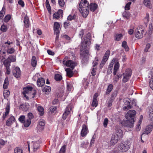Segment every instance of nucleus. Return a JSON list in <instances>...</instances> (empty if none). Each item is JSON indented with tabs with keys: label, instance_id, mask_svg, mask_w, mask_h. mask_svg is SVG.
<instances>
[{
	"label": "nucleus",
	"instance_id": "1",
	"mask_svg": "<svg viewBox=\"0 0 153 153\" xmlns=\"http://www.w3.org/2000/svg\"><path fill=\"white\" fill-rule=\"evenodd\" d=\"M89 3L86 0H82L79 5V10L84 17L87 16L89 11Z\"/></svg>",
	"mask_w": 153,
	"mask_h": 153
},
{
	"label": "nucleus",
	"instance_id": "2",
	"mask_svg": "<svg viewBox=\"0 0 153 153\" xmlns=\"http://www.w3.org/2000/svg\"><path fill=\"white\" fill-rule=\"evenodd\" d=\"M91 34L89 33H88L83 38H82L81 49L83 50H85L87 45H89L91 44Z\"/></svg>",
	"mask_w": 153,
	"mask_h": 153
},
{
	"label": "nucleus",
	"instance_id": "3",
	"mask_svg": "<svg viewBox=\"0 0 153 153\" xmlns=\"http://www.w3.org/2000/svg\"><path fill=\"white\" fill-rule=\"evenodd\" d=\"M63 63L64 65L68 67H69L72 70L76 65V63L71 60L68 59V56L65 57L63 59Z\"/></svg>",
	"mask_w": 153,
	"mask_h": 153
},
{
	"label": "nucleus",
	"instance_id": "4",
	"mask_svg": "<svg viewBox=\"0 0 153 153\" xmlns=\"http://www.w3.org/2000/svg\"><path fill=\"white\" fill-rule=\"evenodd\" d=\"M131 74L132 71L130 69L128 68L126 69L124 73L123 74V82L125 83L128 81L131 75Z\"/></svg>",
	"mask_w": 153,
	"mask_h": 153
},
{
	"label": "nucleus",
	"instance_id": "5",
	"mask_svg": "<svg viewBox=\"0 0 153 153\" xmlns=\"http://www.w3.org/2000/svg\"><path fill=\"white\" fill-rule=\"evenodd\" d=\"M143 29L141 26L138 27L135 29L134 32L135 37L137 39H141L143 38Z\"/></svg>",
	"mask_w": 153,
	"mask_h": 153
},
{
	"label": "nucleus",
	"instance_id": "6",
	"mask_svg": "<svg viewBox=\"0 0 153 153\" xmlns=\"http://www.w3.org/2000/svg\"><path fill=\"white\" fill-rule=\"evenodd\" d=\"M110 54V51L109 50H107L105 52L103 57L102 61L100 64V68H102L105 63L108 60Z\"/></svg>",
	"mask_w": 153,
	"mask_h": 153
},
{
	"label": "nucleus",
	"instance_id": "7",
	"mask_svg": "<svg viewBox=\"0 0 153 153\" xmlns=\"http://www.w3.org/2000/svg\"><path fill=\"white\" fill-rule=\"evenodd\" d=\"M121 138L119 137L117 134H113L111 137L109 145L111 146H114Z\"/></svg>",
	"mask_w": 153,
	"mask_h": 153
},
{
	"label": "nucleus",
	"instance_id": "8",
	"mask_svg": "<svg viewBox=\"0 0 153 153\" xmlns=\"http://www.w3.org/2000/svg\"><path fill=\"white\" fill-rule=\"evenodd\" d=\"M73 108V105L71 104H69L66 108L65 111L63 114L62 118L65 120L67 116L71 113Z\"/></svg>",
	"mask_w": 153,
	"mask_h": 153
},
{
	"label": "nucleus",
	"instance_id": "9",
	"mask_svg": "<svg viewBox=\"0 0 153 153\" xmlns=\"http://www.w3.org/2000/svg\"><path fill=\"white\" fill-rule=\"evenodd\" d=\"M32 89L33 88L31 86H27L23 88V93L24 97L27 99H29V97L26 94L31 95Z\"/></svg>",
	"mask_w": 153,
	"mask_h": 153
},
{
	"label": "nucleus",
	"instance_id": "10",
	"mask_svg": "<svg viewBox=\"0 0 153 153\" xmlns=\"http://www.w3.org/2000/svg\"><path fill=\"white\" fill-rule=\"evenodd\" d=\"M45 124V122L43 119H41L39 120L37 127V130L38 132H40L44 129V126Z\"/></svg>",
	"mask_w": 153,
	"mask_h": 153
},
{
	"label": "nucleus",
	"instance_id": "11",
	"mask_svg": "<svg viewBox=\"0 0 153 153\" xmlns=\"http://www.w3.org/2000/svg\"><path fill=\"white\" fill-rule=\"evenodd\" d=\"M130 144L131 143H129L124 144L121 143L120 144V147H119V149L118 150L122 152H126L130 148Z\"/></svg>",
	"mask_w": 153,
	"mask_h": 153
},
{
	"label": "nucleus",
	"instance_id": "12",
	"mask_svg": "<svg viewBox=\"0 0 153 153\" xmlns=\"http://www.w3.org/2000/svg\"><path fill=\"white\" fill-rule=\"evenodd\" d=\"M123 102L125 104L127 105L123 107V109L124 110L126 111L132 108V106L130 104V102L128 98H126L124 99Z\"/></svg>",
	"mask_w": 153,
	"mask_h": 153
},
{
	"label": "nucleus",
	"instance_id": "13",
	"mask_svg": "<svg viewBox=\"0 0 153 153\" xmlns=\"http://www.w3.org/2000/svg\"><path fill=\"white\" fill-rule=\"evenodd\" d=\"M136 114V111L134 110H131L127 112L126 116V120H128L133 117L135 116Z\"/></svg>",
	"mask_w": 153,
	"mask_h": 153
},
{
	"label": "nucleus",
	"instance_id": "14",
	"mask_svg": "<svg viewBox=\"0 0 153 153\" xmlns=\"http://www.w3.org/2000/svg\"><path fill=\"white\" fill-rule=\"evenodd\" d=\"M82 129L81 132V135L82 137L85 136L88 132L87 126L85 124H83L82 126Z\"/></svg>",
	"mask_w": 153,
	"mask_h": 153
},
{
	"label": "nucleus",
	"instance_id": "15",
	"mask_svg": "<svg viewBox=\"0 0 153 153\" xmlns=\"http://www.w3.org/2000/svg\"><path fill=\"white\" fill-rule=\"evenodd\" d=\"M13 75L16 77V78L19 77L21 74L20 68L18 67L14 68V70L13 71Z\"/></svg>",
	"mask_w": 153,
	"mask_h": 153
},
{
	"label": "nucleus",
	"instance_id": "16",
	"mask_svg": "<svg viewBox=\"0 0 153 153\" xmlns=\"http://www.w3.org/2000/svg\"><path fill=\"white\" fill-rule=\"evenodd\" d=\"M31 148L33 149V151L35 152L39 148V144L37 142H32L30 144Z\"/></svg>",
	"mask_w": 153,
	"mask_h": 153
},
{
	"label": "nucleus",
	"instance_id": "17",
	"mask_svg": "<svg viewBox=\"0 0 153 153\" xmlns=\"http://www.w3.org/2000/svg\"><path fill=\"white\" fill-rule=\"evenodd\" d=\"M153 128V121L148 125L145 129L143 134H148L152 131Z\"/></svg>",
	"mask_w": 153,
	"mask_h": 153
},
{
	"label": "nucleus",
	"instance_id": "18",
	"mask_svg": "<svg viewBox=\"0 0 153 153\" xmlns=\"http://www.w3.org/2000/svg\"><path fill=\"white\" fill-rule=\"evenodd\" d=\"M16 119L14 116H11L8 118L6 122V125L7 126H10L13 123L15 122Z\"/></svg>",
	"mask_w": 153,
	"mask_h": 153
},
{
	"label": "nucleus",
	"instance_id": "19",
	"mask_svg": "<svg viewBox=\"0 0 153 153\" xmlns=\"http://www.w3.org/2000/svg\"><path fill=\"white\" fill-rule=\"evenodd\" d=\"M45 83V79L42 77L39 78L37 79V86L39 87H41Z\"/></svg>",
	"mask_w": 153,
	"mask_h": 153
},
{
	"label": "nucleus",
	"instance_id": "20",
	"mask_svg": "<svg viewBox=\"0 0 153 153\" xmlns=\"http://www.w3.org/2000/svg\"><path fill=\"white\" fill-rule=\"evenodd\" d=\"M60 25L57 22H55L54 24L53 30L55 34H58L59 33Z\"/></svg>",
	"mask_w": 153,
	"mask_h": 153
},
{
	"label": "nucleus",
	"instance_id": "21",
	"mask_svg": "<svg viewBox=\"0 0 153 153\" xmlns=\"http://www.w3.org/2000/svg\"><path fill=\"white\" fill-rule=\"evenodd\" d=\"M134 122V118H131L126 120V126L128 127H132L133 126Z\"/></svg>",
	"mask_w": 153,
	"mask_h": 153
},
{
	"label": "nucleus",
	"instance_id": "22",
	"mask_svg": "<svg viewBox=\"0 0 153 153\" xmlns=\"http://www.w3.org/2000/svg\"><path fill=\"white\" fill-rule=\"evenodd\" d=\"M23 22L24 24V26L26 28H28L29 27L30 23L29 18L27 16L24 17Z\"/></svg>",
	"mask_w": 153,
	"mask_h": 153
},
{
	"label": "nucleus",
	"instance_id": "23",
	"mask_svg": "<svg viewBox=\"0 0 153 153\" xmlns=\"http://www.w3.org/2000/svg\"><path fill=\"white\" fill-rule=\"evenodd\" d=\"M10 109V105L9 103H7V104L6 107L5 108V112L4 114L3 115V118L4 119L8 115L9 113Z\"/></svg>",
	"mask_w": 153,
	"mask_h": 153
},
{
	"label": "nucleus",
	"instance_id": "24",
	"mask_svg": "<svg viewBox=\"0 0 153 153\" xmlns=\"http://www.w3.org/2000/svg\"><path fill=\"white\" fill-rule=\"evenodd\" d=\"M89 55V54L86 53L81 56V58L82 60V61L83 62H85L88 61V59Z\"/></svg>",
	"mask_w": 153,
	"mask_h": 153
},
{
	"label": "nucleus",
	"instance_id": "25",
	"mask_svg": "<svg viewBox=\"0 0 153 153\" xmlns=\"http://www.w3.org/2000/svg\"><path fill=\"white\" fill-rule=\"evenodd\" d=\"M89 6L91 11L92 12H94L97 7V4L95 3H91Z\"/></svg>",
	"mask_w": 153,
	"mask_h": 153
},
{
	"label": "nucleus",
	"instance_id": "26",
	"mask_svg": "<svg viewBox=\"0 0 153 153\" xmlns=\"http://www.w3.org/2000/svg\"><path fill=\"white\" fill-rule=\"evenodd\" d=\"M120 64L118 62H116L114 66L113 74L114 75H116L117 73L119 68Z\"/></svg>",
	"mask_w": 153,
	"mask_h": 153
},
{
	"label": "nucleus",
	"instance_id": "27",
	"mask_svg": "<svg viewBox=\"0 0 153 153\" xmlns=\"http://www.w3.org/2000/svg\"><path fill=\"white\" fill-rule=\"evenodd\" d=\"M31 65L33 67H35L37 64V61L36 57L33 56L31 60Z\"/></svg>",
	"mask_w": 153,
	"mask_h": 153
},
{
	"label": "nucleus",
	"instance_id": "28",
	"mask_svg": "<svg viewBox=\"0 0 153 153\" xmlns=\"http://www.w3.org/2000/svg\"><path fill=\"white\" fill-rule=\"evenodd\" d=\"M65 71L67 72V75L69 77H72L73 75V73L72 70L69 68H68L65 69Z\"/></svg>",
	"mask_w": 153,
	"mask_h": 153
},
{
	"label": "nucleus",
	"instance_id": "29",
	"mask_svg": "<svg viewBox=\"0 0 153 153\" xmlns=\"http://www.w3.org/2000/svg\"><path fill=\"white\" fill-rule=\"evenodd\" d=\"M115 134H117L119 137L122 138L123 136V132L122 130L119 129H117L116 131Z\"/></svg>",
	"mask_w": 153,
	"mask_h": 153
},
{
	"label": "nucleus",
	"instance_id": "30",
	"mask_svg": "<svg viewBox=\"0 0 153 153\" xmlns=\"http://www.w3.org/2000/svg\"><path fill=\"white\" fill-rule=\"evenodd\" d=\"M51 87L49 86H45L42 89V91L45 93H48L51 91Z\"/></svg>",
	"mask_w": 153,
	"mask_h": 153
},
{
	"label": "nucleus",
	"instance_id": "31",
	"mask_svg": "<svg viewBox=\"0 0 153 153\" xmlns=\"http://www.w3.org/2000/svg\"><path fill=\"white\" fill-rule=\"evenodd\" d=\"M114 62L112 61L110 63L107 71V73L108 74H110L112 72V71L113 67V64H114Z\"/></svg>",
	"mask_w": 153,
	"mask_h": 153
},
{
	"label": "nucleus",
	"instance_id": "32",
	"mask_svg": "<svg viewBox=\"0 0 153 153\" xmlns=\"http://www.w3.org/2000/svg\"><path fill=\"white\" fill-rule=\"evenodd\" d=\"M37 110L39 112V114L40 116H42L44 113V109L41 106H39L37 108Z\"/></svg>",
	"mask_w": 153,
	"mask_h": 153
},
{
	"label": "nucleus",
	"instance_id": "33",
	"mask_svg": "<svg viewBox=\"0 0 153 153\" xmlns=\"http://www.w3.org/2000/svg\"><path fill=\"white\" fill-rule=\"evenodd\" d=\"M5 54L6 52L5 51L0 53V62H2L5 59Z\"/></svg>",
	"mask_w": 153,
	"mask_h": 153
},
{
	"label": "nucleus",
	"instance_id": "34",
	"mask_svg": "<svg viewBox=\"0 0 153 153\" xmlns=\"http://www.w3.org/2000/svg\"><path fill=\"white\" fill-rule=\"evenodd\" d=\"M122 33L116 34L114 37V40L116 41H119L123 37Z\"/></svg>",
	"mask_w": 153,
	"mask_h": 153
},
{
	"label": "nucleus",
	"instance_id": "35",
	"mask_svg": "<svg viewBox=\"0 0 153 153\" xmlns=\"http://www.w3.org/2000/svg\"><path fill=\"white\" fill-rule=\"evenodd\" d=\"M9 61L11 63V62H14L16 61V57L13 55H10L7 58Z\"/></svg>",
	"mask_w": 153,
	"mask_h": 153
},
{
	"label": "nucleus",
	"instance_id": "36",
	"mask_svg": "<svg viewBox=\"0 0 153 153\" xmlns=\"http://www.w3.org/2000/svg\"><path fill=\"white\" fill-rule=\"evenodd\" d=\"M8 85L9 82L8 81V79L7 78H5V79L4 80V82L3 85V88L4 89H7L8 87Z\"/></svg>",
	"mask_w": 153,
	"mask_h": 153
},
{
	"label": "nucleus",
	"instance_id": "37",
	"mask_svg": "<svg viewBox=\"0 0 153 153\" xmlns=\"http://www.w3.org/2000/svg\"><path fill=\"white\" fill-rule=\"evenodd\" d=\"M113 87V85L112 84H109L108 87L106 90V94H109L112 90Z\"/></svg>",
	"mask_w": 153,
	"mask_h": 153
},
{
	"label": "nucleus",
	"instance_id": "38",
	"mask_svg": "<svg viewBox=\"0 0 153 153\" xmlns=\"http://www.w3.org/2000/svg\"><path fill=\"white\" fill-rule=\"evenodd\" d=\"M13 42H10L9 40H7V42H5L3 45V46L5 48H7L8 49L9 48L10 45L11 44H13Z\"/></svg>",
	"mask_w": 153,
	"mask_h": 153
},
{
	"label": "nucleus",
	"instance_id": "39",
	"mask_svg": "<svg viewBox=\"0 0 153 153\" xmlns=\"http://www.w3.org/2000/svg\"><path fill=\"white\" fill-rule=\"evenodd\" d=\"M122 46L124 48L126 51H128L129 50V48L127 45V42L126 41H123L122 43Z\"/></svg>",
	"mask_w": 153,
	"mask_h": 153
},
{
	"label": "nucleus",
	"instance_id": "40",
	"mask_svg": "<svg viewBox=\"0 0 153 153\" xmlns=\"http://www.w3.org/2000/svg\"><path fill=\"white\" fill-rule=\"evenodd\" d=\"M10 94V92L9 90H5L3 91V95L4 98L7 99Z\"/></svg>",
	"mask_w": 153,
	"mask_h": 153
},
{
	"label": "nucleus",
	"instance_id": "41",
	"mask_svg": "<svg viewBox=\"0 0 153 153\" xmlns=\"http://www.w3.org/2000/svg\"><path fill=\"white\" fill-rule=\"evenodd\" d=\"M14 153H23V152L22 149L17 147L14 149Z\"/></svg>",
	"mask_w": 153,
	"mask_h": 153
},
{
	"label": "nucleus",
	"instance_id": "42",
	"mask_svg": "<svg viewBox=\"0 0 153 153\" xmlns=\"http://www.w3.org/2000/svg\"><path fill=\"white\" fill-rule=\"evenodd\" d=\"M149 118L151 120L153 121V106L149 110Z\"/></svg>",
	"mask_w": 153,
	"mask_h": 153
},
{
	"label": "nucleus",
	"instance_id": "43",
	"mask_svg": "<svg viewBox=\"0 0 153 153\" xmlns=\"http://www.w3.org/2000/svg\"><path fill=\"white\" fill-rule=\"evenodd\" d=\"M31 123V121L27 119L26 120H25L23 123L24 126L26 127H28L30 125Z\"/></svg>",
	"mask_w": 153,
	"mask_h": 153
},
{
	"label": "nucleus",
	"instance_id": "44",
	"mask_svg": "<svg viewBox=\"0 0 153 153\" xmlns=\"http://www.w3.org/2000/svg\"><path fill=\"white\" fill-rule=\"evenodd\" d=\"M152 75L149 81V85L150 88L153 90V73L152 74Z\"/></svg>",
	"mask_w": 153,
	"mask_h": 153
},
{
	"label": "nucleus",
	"instance_id": "45",
	"mask_svg": "<svg viewBox=\"0 0 153 153\" xmlns=\"http://www.w3.org/2000/svg\"><path fill=\"white\" fill-rule=\"evenodd\" d=\"M10 63L11 62L7 59L4 60L3 62V64L6 67H10Z\"/></svg>",
	"mask_w": 153,
	"mask_h": 153
},
{
	"label": "nucleus",
	"instance_id": "46",
	"mask_svg": "<svg viewBox=\"0 0 153 153\" xmlns=\"http://www.w3.org/2000/svg\"><path fill=\"white\" fill-rule=\"evenodd\" d=\"M91 105L93 107H96L98 105V101L97 99H93Z\"/></svg>",
	"mask_w": 153,
	"mask_h": 153
},
{
	"label": "nucleus",
	"instance_id": "47",
	"mask_svg": "<svg viewBox=\"0 0 153 153\" xmlns=\"http://www.w3.org/2000/svg\"><path fill=\"white\" fill-rule=\"evenodd\" d=\"M149 20V13H147L146 16L143 19V21L145 23H148Z\"/></svg>",
	"mask_w": 153,
	"mask_h": 153
},
{
	"label": "nucleus",
	"instance_id": "48",
	"mask_svg": "<svg viewBox=\"0 0 153 153\" xmlns=\"http://www.w3.org/2000/svg\"><path fill=\"white\" fill-rule=\"evenodd\" d=\"M62 79V76L59 74H56L55 75V79L57 81H59Z\"/></svg>",
	"mask_w": 153,
	"mask_h": 153
},
{
	"label": "nucleus",
	"instance_id": "49",
	"mask_svg": "<svg viewBox=\"0 0 153 153\" xmlns=\"http://www.w3.org/2000/svg\"><path fill=\"white\" fill-rule=\"evenodd\" d=\"M11 18V16L10 15H7L4 18V22H7Z\"/></svg>",
	"mask_w": 153,
	"mask_h": 153
},
{
	"label": "nucleus",
	"instance_id": "50",
	"mask_svg": "<svg viewBox=\"0 0 153 153\" xmlns=\"http://www.w3.org/2000/svg\"><path fill=\"white\" fill-rule=\"evenodd\" d=\"M144 4L146 7L149 8H151L150 3V0H144Z\"/></svg>",
	"mask_w": 153,
	"mask_h": 153
},
{
	"label": "nucleus",
	"instance_id": "51",
	"mask_svg": "<svg viewBox=\"0 0 153 153\" xmlns=\"http://www.w3.org/2000/svg\"><path fill=\"white\" fill-rule=\"evenodd\" d=\"M27 104L21 105L20 106V108H22L24 111H26L28 109V107H27Z\"/></svg>",
	"mask_w": 153,
	"mask_h": 153
},
{
	"label": "nucleus",
	"instance_id": "52",
	"mask_svg": "<svg viewBox=\"0 0 153 153\" xmlns=\"http://www.w3.org/2000/svg\"><path fill=\"white\" fill-rule=\"evenodd\" d=\"M0 30L3 32H6L7 30V28L6 25H5L4 24H3L1 25L0 28Z\"/></svg>",
	"mask_w": 153,
	"mask_h": 153
},
{
	"label": "nucleus",
	"instance_id": "53",
	"mask_svg": "<svg viewBox=\"0 0 153 153\" xmlns=\"http://www.w3.org/2000/svg\"><path fill=\"white\" fill-rule=\"evenodd\" d=\"M15 49L13 48H8L7 50V52L8 53L12 54L15 52Z\"/></svg>",
	"mask_w": 153,
	"mask_h": 153
},
{
	"label": "nucleus",
	"instance_id": "54",
	"mask_svg": "<svg viewBox=\"0 0 153 153\" xmlns=\"http://www.w3.org/2000/svg\"><path fill=\"white\" fill-rule=\"evenodd\" d=\"M25 120V117L24 115L21 116L19 118V121L22 123H23Z\"/></svg>",
	"mask_w": 153,
	"mask_h": 153
},
{
	"label": "nucleus",
	"instance_id": "55",
	"mask_svg": "<svg viewBox=\"0 0 153 153\" xmlns=\"http://www.w3.org/2000/svg\"><path fill=\"white\" fill-rule=\"evenodd\" d=\"M33 117L34 116L32 113L30 112L27 114V119L31 121V120L33 119Z\"/></svg>",
	"mask_w": 153,
	"mask_h": 153
},
{
	"label": "nucleus",
	"instance_id": "56",
	"mask_svg": "<svg viewBox=\"0 0 153 153\" xmlns=\"http://www.w3.org/2000/svg\"><path fill=\"white\" fill-rule=\"evenodd\" d=\"M66 149V146H63L61 148L59 153H65Z\"/></svg>",
	"mask_w": 153,
	"mask_h": 153
},
{
	"label": "nucleus",
	"instance_id": "57",
	"mask_svg": "<svg viewBox=\"0 0 153 153\" xmlns=\"http://www.w3.org/2000/svg\"><path fill=\"white\" fill-rule=\"evenodd\" d=\"M117 95V92L116 91L114 92L112 94L110 98V99L112 101H113L115 97H116Z\"/></svg>",
	"mask_w": 153,
	"mask_h": 153
},
{
	"label": "nucleus",
	"instance_id": "58",
	"mask_svg": "<svg viewBox=\"0 0 153 153\" xmlns=\"http://www.w3.org/2000/svg\"><path fill=\"white\" fill-rule=\"evenodd\" d=\"M131 2H129L127 3L125 7V10H129L130 9V6L131 4Z\"/></svg>",
	"mask_w": 153,
	"mask_h": 153
},
{
	"label": "nucleus",
	"instance_id": "59",
	"mask_svg": "<svg viewBox=\"0 0 153 153\" xmlns=\"http://www.w3.org/2000/svg\"><path fill=\"white\" fill-rule=\"evenodd\" d=\"M95 59L96 60V62H93V68H97V65L98 64V63L97 62V61H98V59L97 57H96L95 58Z\"/></svg>",
	"mask_w": 153,
	"mask_h": 153
},
{
	"label": "nucleus",
	"instance_id": "60",
	"mask_svg": "<svg viewBox=\"0 0 153 153\" xmlns=\"http://www.w3.org/2000/svg\"><path fill=\"white\" fill-rule=\"evenodd\" d=\"M58 3L59 5L61 7L64 6L65 4V2L64 0H58Z\"/></svg>",
	"mask_w": 153,
	"mask_h": 153
},
{
	"label": "nucleus",
	"instance_id": "61",
	"mask_svg": "<svg viewBox=\"0 0 153 153\" xmlns=\"http://www.w3.org/2000/svg\"><path fill=\"white\" fill-rule=\"evenodd\" d=\"M108 122V118H105L104 119L103 121V125L105 128H106L107 127Z\"/></svg>",
	"mask_w": 153,
	"mask_h": 153
},
{
	"label": "nucleus",
	"instance_id": "62",
	"mask_svg": "<svg viewBox=\"0 0 153 153\" xmlns=\"http://www.w3.org/2000/svg\"><path fill=\"white\" fill-rule=\"evenodd\" d=\"M56 107L55 106H51L50 108V111L51 113H54L56 111Z\"/></svg>",
	"mask_w": 153,
	"mask_h": 153
},
{
	"label": "nucleus",
	"instance_id": "63",
	"mask_svg": "<svg viewBox=\"0 0 153 153\" xmlns=\"http://www.w3.org/2000/svg\"><path fill=\"white\" fill-rule=\"evenodd\" d=\"M123 16L127 19H128L129 16V14L128 12L124 11L123 13Z\"/></svg>",
	"mask_w": 153,
	"mask_h": 153
},
{
	"label": "nucleus",
	"instance_id": "64",
	"mask_svg": "<svg viewBox=\"0 0 153 153\" xmlns=\"http://www.w3.org/2000/svg\"><path fill=\"white\" fill-rule=\"evenodd\" d=\"M70 23L68 22H64V27L65 28H68L70 26Z\"/></svg>",
	"mask_w": 153,
	"mask_h": 153
}]
</instances>
